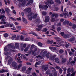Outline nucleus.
I'll list each match as a JSON object with an SVG mask.
<instances>
[{"label":"nucleus","mask_w":76,"mask_h":76,"mask_svg":"<svg viewBox=\"0 0 76 76\" xmlns=\"http://www.w3.org/2000/svg\"><path fill=\"white\" fill-rule=\"evenodd\" d=\"M60 34L61 36L63 37V36H64V32H61L60 33Z\"/></svg>","instance_id":"obj_57"},{"label":"nucleus","mask_w":76,"mask_h":76,"mask_svg":"<svg viewBox=\"0 0 76 76\" xmlns=\"http://www.w3.org/2000/svg\"><path fill=\"white\" fill-rule=\"evenodd\" d=\"M8 47H10V48H12V49H15V46L13 44H9L8 45Z\"/></svg>","instance_id":"obj_14"},{"label":"nucleus","mask_w":76,"mask_h":76,"mask_svg":"<svg viewBox=\"0 0 76 76\" xmlns=\"http://www.w3.org/2000/svg\"><path fill=\"white\" fill-rule=\"evenodd\" d=\"M53 56H51L50 57V60H53Z\"/></svg>","instance_id":"obj_55"},{"label":"nucleus","mask_w":76,"mask_h":76,"mask_svg":"<svg viewBox=\"0 0 76 76\" xmlns=\"http://www.w3.org/2000/svg\"><path fill=\"white\" fill-rule=\"evenodd\" d=\"M71 73L72 72L71 76H75V73H76V71H74V69L73 68H72L71 70Z\"/></svg>","instance_id":"obj_10"},{"label":"nucleus","mask_w":76,"mask_h":76,"mask_svg":"<svg viewBox=\"0 0 76 76\" xmlns=\"http://www.w3.org/2000/svg\"><path fill=\"white\" fill-rule=\"evenodd\" d=\"M42 15H43L45 16V15H47V12H44V11L42 12Z\"/></svg>","instance_id":"obj_39"},{"label":"nucleus","mask_w":76,"mask_h":76,"mask_svg":"<svg viewBox=\"0 0 76 76\" xmlns=\"http://www.w3.org/2000/svg\"><path fill=\"white\" fill-rule=\"evenodd\" d=\"M50 72V70H48L46 71V74L47 75H48L49 73Z\"/></svg>","instance_id":"obj_62"},{"label":"nucleus","mask_w":76,"mask_h":76,"mask_svg":"<svg viewBox=\"0 0 76 76\" xmlns=\"http://www.w3.org/2000/svg\"><path fill=\"white\" fill-rule=\"evenodd\" d=\"M53 42L54 41L53 40L50 41L49 40H47L46 43L47 44H53Z\"/></svg>","instance_id":"obj_17"},{"label":"nucleus","mask_w":76,"mask_h":76,"mask_svg":"<svg viewBox=\"0 0 76 76\" xmlns=\"http://www.w3.org/2000/svg\"><path fill=\"white\" fill-rule=\"evenodd\" d=\"M7 23V22L5 21H1L0 22V24L3 25V24H6Z\"/></svg>","instance_id":"obj_31"},{"label":"nucleus","mask_w":76,"mask_h":76,"mask_svg":"<svg viewBox=\"0 0 76 76\" xmlns=\"http://www.w3.org/2000/svg\"><path fill=\"white\" fill-rule=\"evenodd\" d=\"M75 37H72V38H71L70 39V41L72 42L73 41H75Z\"/></svg>","instance_id":"obj_30"},{"label":"nucleus","mask_w":76,"mask_h":76,"mask_svg":"<svg viewBox=\"0 0 76 76\" xmlns=\"http://www.w3.org/2000/svg\"><path fill=\"white\" fill-rule=\"evenodd\" d=\"M22 19L24 23H28V21H27V20L26 19H25V18H24V17H22Z\"/></svg>","instance_id":"obj_23"},{"label":"nucleus","mask_w":76,"mask_h":76,"mask_svg":"<svg viewBox=\"0 0 76 76\" xmlns=\"http://www.w3.org/2000/svg\"><path fill=\"white\" fill-rule=\"evenodd\" d=\"M32 3H33V0H30L28 3L27 4L30 5Z\"/></svg>","instance_id":"obj_29"},{"label":"nucleus","mask_w":76,"mask_h":76,"mask_svg":"<svg viewBox=\"0 0 76 76\" xmlns=\"http://www.w3.org/2000/svg\"><path fill=\"white\" fill-rule=\"evenodd\" d=\"M26 70V67L25 66H23V67L22 68V70L23 72H25Z\"/></svg>","instance_id":"obj_32"},{"label":"nucleus","mask_w":76,"mask_h":76,"mask_svg":"<svg viewBox=\"0 0 76 76\" xmlns=\"http://www.w3.org/2000/svg\"><path fill=\"white\" fill-rule=\"evenodd\" d=\"M59 73H61H61H62V71H63V70H62V69H60L59 70Z\"/></svg>","instance_id":"obj_61"},{"label":"nucleus","mask_w":76,"mask_h":76,"mask_svg":"<svg viewBox=\"0 0 76 76\" xmlns=\"http://www.w3.org/2000/svg\"><path fill=\"white\" fill-rule=\"evenodd\" d=\"M4 72H6V73H7V72H8V71L6 70H4V69H2V70L0 71V73H4Z\"/></svg>","instance_id":"obj_26"},{"label":"nucleus","mask_w":76,"mask_h":76,"mask_svg":"<svg viewBox=\"0 0 76 76\" xmlns=\"http://www.w3.org/2000/svg\"><path fill=\"white\" fill-rule=\"evenodd\" d=\"M60 17H63V16H64V18H66L67 17H69V13L68 12L64 10V14L62 13L60 14Z\"/></svg>","instance_id":"obj_1"},{"label":"nucleus","mask_w":76,"mask_h":76,"mask_svg":"<svg viewBox=\"0 0 76 76\" xmlns=\"http://www.w3.org/2000/svg\"><path fill=\"white\" fill-rule=\"evenodd\" d=\"M4 51H9V49L7 48V47L6 46L4 48Z\"/></svg>","instance_id":"obj_36"},{"label":"nucleus","mask_w":76,"mask_h":76,"mask_svg":"<svg viewBox=\"0 0 76 76\" xmlns=\"http://www.w3.org/2000/svg\"><path fill=\"white\" fill-rule=\"evenodd\" d=\"M50 8L52 9V10H53L54 11H58V9H59V8L57 7L54 8L53 9V7H50Z\"/></svg>","instance_id":"obj_16"},{"label":"nucleus","mask_w":76,"mask_h":76,"mask_svg":"<svg viewBox=\"0 0 76 76\" xmlns=\"http://www.w3.org/2000/svg\"><path fill=\"white\" fill-rule=\"evenodd\" d=\"M55 61L56 63H59L60 62V60L59 58H56L55 59Z\"/></svg>","instance_id":"obj_20"},{"label":"nucleus","mask_w":76,"mask_h":76,"mask_svg":"<svg viewBox=\"0 0 76 76\" xmlns=\"http://www.w3.org/2000/svg\"><path fill=\"white\" fill-rule=\"evenodd\" d=\"M57 25L58 26H61V22L58 23L57 24Z\"/></svg>","instance_id":"obj_53"},{"label":"nucleus","mask_w":76,"mask_h":76,"mask_svg":"<svg viewBox=\"0 0 76 76\" xmlns=\"http://www.w3.org/2000/svg\"><path fill=\"white\" fill-rule=\"evenodd\" d=\"M65 46L66 47V48H67V47L69 46V45L67 43V42H65Z\"/></svg>","instance_id":"obj_44"},{"label":"nucleus","mask_w":76,"mask_h":76,"mask_svg":"<svg viewBox=\"0 0 76 76\" xmlns=\"http://www.w3.org/2000/svg\"><path fill=\"white\" fill-rule=\"evenodd\" d=\"M37 51V46H35L34 47V50H31V54H34L35 53H36Z\"/></svg>","instance_id":"obj_12"},{"label":"nucleus","mask_w":76,"mask_h":76,"mask_svg":"<svg viewBox=\"0 0 76 76\" xmlns=\"http://www.w3.org/2000/svg\"><path fill=\"white\" fill-rule=\"evenodd\" d=\"M29 34H32L33 35H34L35 36H36V37H37V36H38L37 34H36V33H35V32L30 33H29Z\"/></svg>","instance_id":"obj_43"},{"label":"nucleus","mask_w":76,"mask_h":76,"mask_svg":"<svg viewBox=\"0 0 76 76\" xmlns=\"http://www.w3.org/2000/svg\"><path fill=\"white\" fill-rule=\"evenodd\" d=\"M39 46H40V47H42V44L41 42H39L37 44Z\"/></svg>","instance_id":"obj_38"},{"label":"nucleus","mask_w":76,"mask_h":76,"mask_svg":"<svg viewBox=\"0 0 76 76\" xmlns=\"http://www.w3.org/2000/svg\"><path fill=\"white\" fill-rule=\"evenodd\" d=\"M22 64H19L18 66V68L20 69V68L22 67Z\"/></svg>","instance_id":"obj_52"},{"label":"nucleus","mask_w":76,"mask_h":76,"mask_svg":"<svg viewBox=\"0 0 76 76\" xmlns=\"http://www.w3.org/2000/svg\"><path fill=\"white\" fill-rule=\"evenodd\" d=\"M46 57L47 58L50 57V52H48L46 54Z\"/></svg>","instance_id":"obj_42"},{"label":"nucleus","mask_w":76,"mask_h":76,"mask_svg":"<svg viewBox=\"0 0 76 76\" xmlns=\"http://www.w3.org/2000/svg\"><path fill=\"white\" fill-rule=\"evenodd\" d=\"M39 8H40L41 9H44L45 10H47L48 8V7L47 5H45L42 6L41 5H40L39 6Z\"/></svg>","instance_id":"obj_3"},{"label":"nucleus","mask_w":76,"mask_h":76,"mask_svg":"<svg viewBox=\"0 0 76 76\" xmlns=\"http://www.w3.org/2000/svg\"><path fill=\"white\" fill-rule=\"evenodd\" d=\"M42 67L43 69H44V70H45V71H46V70H47V69H48V67H45V65H42Z\"/></svg>","instance_id":"obj_25"},{"label":"nucleus","mask_w":76,"mask_h":76,"mask_svg":"<svg viewBox=\"0 0 76 76\" xmlns=\"http://www.w3.org/2000/svg\"><path fill=\"white\" fill-rule=\"evenodd\" d=\"M67 59L65 58H63L61 59V61L62 63H64L65 62H66Z\"/></svg>","instance_id":"obj_18"},{"label":"nucleus","mask_w":76,"mask_h":76,"mask_svg":"<svg viewBox=\"0 0 76 76\" xmlns=\"http://www.w3.org/2000/svg\"><path fill=\"white\" fill-rule=\"evenodd\" d=\"M67 73H68L69 72H71V69H70V68H69L67 69Z\"/></svg>","instance_id":"obj_60"},{"label":"nucleus","mask_w":76,"mask_h":76,"mask_svg":"<svg viewBox=\"0 0 76 76\" xmlns=\"http://www.w3.org/2000/svg\"><path fill=\"white\" fill-rule=\"evenodd\" d=\"M59 52L60 54H62L64 53V50L62 49H60L59 50Z\"/></svg>","instance_id":"obj_34"},{"label":"nucleus","mask_w":76,"mask_h":76,"mask_svg":"<svg viewBox=\"0 0 76 76\" xmlns=\"http://www.w3.org/2000/svg\"><path fill=\"white\" fill-rule=\"evenodd\" d=\"M69 61L70 63H71V65L72 66H74L75 65V61H72V59L71 58H69Z\"/></svg>","instance_id":"obj_13"},{"label":"nucleus","mask_w":76,"mask_h":76,"mask_svg":"<svg viewBox=\"0 0 76 76\" xmlns=\"http://www.w3.org/2000/svg\"><path fill=\"white\" fill-rule=\"evenodd\" d=\"M7 59H9L8 61V63L9 64H10L12 63L13 61V58H12L10 56H8L6 58Z\"/></svg>","instance_id":"obj_4"},{"label":"nucleus","mask_w":76,"mask_h":76,"mask_svg":"<svg viewBox=\"0 0 76 76\" xmlns=\"http://www.w3.org/2000/svg\"><path fill=\"white\" fill-rule=\"evenodd\" d=\"M61 30V28L60 27H58L57 28V30L58 32H59Z\"/></svg>","instance_id":"obj_46"},{"label":"nucleus","mask_w":76,"mask_h":76,"mask_svg":"<svg viewBox=\"0 0 76 76\" xmlns=\"http://www.w3.org/2000/svg\"><path fill=\"white\" fill-rule=\"evenodd\" d=\"M29 49V48L28 47H26L24 50L26 52V51H28V50Z\"/></svg>","instance_id":"obj_56"},{"label":"nucleus","mask_w":76,"mask_h":76,"mask_svg":"<svg viewBox=\"0 0 76 76\" xmlns=\"http://www.w3.org/2000/svg\"><path fill=\"white\" fill-rule=\"evenodd\" d=\"M55 1L56 2V3H58V4H61V1H60V0H55Z\"/></svg>","instance_id":"obj_35"},{"label":"nucleus","mask_w":76,"mask_h":76,"mask_svg":"<svg viewBox=\"0 0 76 76\" xmlns=\"http://www.w3.org/2000/svg\"><path fill=\"white\" fill-rule=\"evenodd\" d=\"M9 18L10 19H11L12 20H13V21H16V19H15L12 17H10Z\"/></svg>","instance_id":"obj_41"},{"label":"nucleus","mask_w":76,"mask_h":76,"mask_svg":"<svg viewBox=\"0 0 76 76\" xmlns=\"http://www.w3.org/2000/svg\"><path fill=\"white\" fill-rule=\"evenodd\" d=\"M56 44L60 45V46H63V42H62L61 40H57L56 42Z\"/></svg>","instance_id":"obj_7"},{"label":"nucleus","mask_w":76,"mask_h":76,"mask_svg":"<svg viewBox=\"0 0 76 76\" xmlns=\"http://www.w3.org/2000/svg\"><path fill=\"white\" fill-rule=\"evenodd\" d=\"M32 75L33 76H37V74L35 72H33L32 73Z\"/></svg>","instance_id":"obj_64"},{"label":"nucleus","mask_w":76,"mask_h":76,"mask_svg":"<svg viewBox=\"0 0 76 76\" xmlns=\"http://www.w3.org/2000/svg\"><path fill=\"white\" fill-rule=\"evenodd\" d=\"M32 68H28V69L26 71V73L27 74V75L30 74L31 72V70H32Z\"/></svg>","instance_id":"obj_8"},{"label":"nucleus","mask_w":76,"mask_h":76,"mask_svg":"<svg viewBox=\"0 0 76 76\" xmlns=\"http://www.w3.org/2000/svg\"><path fill=\"white\" fill-rule=\"evenodd\" d=\"M11 65L12 67H14V68H15V69H16L18 67L17 63L15 61L12 62V63Z\"/></svg>","instance_id":"obj_5"},{"label":"nucleus","mask_w":76,"mask_h":76,"mask_svg":"<svg viewBox=\"0 0 76 76\" xmlns=\"http://www.w3.org/2000/svg\"><path fill=\"white\" fill-rule=\"evenodd\" d=\"M63 37L64 38H69V37H70V36L69 34H64Z\"/></svg>","instance_id":"obj_22"},{"label":"nucleus","mask_w":76,"mask_h":76,"mask_svg":"<svg viewBox=\"0 0 76 76\" xmlns=\"http://www.w3.org/2000/svg\"><path fill=\"white\" fill-rule=\"evenodd\" d=\"M37 58H38L39 57H40V58H43V57H42V56H41L39 55H38V56H37Z\"/></svg>","instance_id":"obj_59"},{"label":"nucleus","mask_w":76,"mask_h":76,"mask_svg":"<svg viewBox=\"0 0 76 76\" xmlns=\"http://www.w3.org/2000/svg\"><path fill=\"white\" fill-rule=\"evenodd\" d=\"M70 23V21H69L68 20H65V21H64L63 22V24L64 25H66V24H67L68 25L69 23Z\"/></svg>","instance_id":"obj_21"},{"label":"nucleus","mask_w":76,"mask_h":76,"mask_svg":"<svg viewBox=\"0 0 76 76\" xmlns=\"http://www.w3.org/2000/svg\"><path fill=\"white\" fill-rule=\"evenodd\" d=\"M16 35H14L11 38V39H12V40H13V39H14L15 38H16Z\"/></svg>","instance_id":"obj_37"},{"label":"nucleus","mask_w":76,"mask_h":76,"mask_svg":"<svg viewBox=\"0 0 76 76\" xmlns=\"http://www.w3.org/2000/svg\"><path fill=\"white\" fill-rule=\"evenodd\" d=\"M36 46L35 45H34L32 44L31 46V47L30 48V50H32L33 49V48H34V47Z\"/></svg>","instance_id":"obj_27"},{"label":"nucleus","mask_w":76,"mask_h":76,"mask_svg":"<svg viewBox=\"0 0 76 76\" xmlns=\"http://www.w3.org/2000/svg\"><path fill=\"white\" fill-rule=\"evenodd\" d=\"M47 53V50H45L44 52H43L42 54V57H43V58L44 57H45V56H46Z\"/></svg>","instance_id":"obj_19"},{"label":"nucleus","mask_w":76,"mask_h":76,"mask_svg":"<svg viewBox=\"0 0 76 76\" xmlns=\"http://www.w3.org/2000/svg\"><path fill=\"white\" fill-rule=\"evenodd\" d=\"M37 15H38V14H35L33 16L34 19H35L36 18H37Z\"/></svg>","instance_id":"obj_58"},{"label":"nucleus","mask_w":76,"mask_h":76,"mask_svg":"<svg viewBox=\"0 0 76 76\" xmlns=\"http://www.w3.org/2000/svg\"><path fill=\"white\" fill-rule=\"evenodd\" d=\"M45 4L48 5L49 4H54V1L51 0H48L47 2H45Z\"/></svg>","instance_id":"obj_6"},{"label":"nucleus","mask_w":76,"mask_h":76,"mask_svg":"<svg viewBox=\"0 0 76 76\" xmlns=\"http://www.w3.org/2000/svg\"><path fill=\"white\" fill-rule=\"evenodd\" d=\"M50 68L51 69H52V73L53 75L55 76H57V71H56V69L52 67H50Z\"/></svg>","instance_id":"obj_2"},{"label":"nucleus","mask_w":76,"mask_h":76,"mask_svg":"<svg viewBox=\"0 0 76 76\" xmlns=\"http://www.w3.org/2000/svg\"><path fill=\"white\" fill-rule=\"evenodd\" d=\"M43 25H40L38 26V28L40 29H41L42 28V27H43Z\"/></svg>","instance_id":"obj_40"},{"label":"nucleus","mask_w":76,"mask_h":76,"mask_svg":"<svg viewBox=\"0 0 76 76\" xmlns=\"http://www.w3.org/2000/svg\"><path fill=\"white\" fill-rule=\"evenodd\" d=\"M41 64V61H39L38 62H37L36 63V65H39V64Z\"/></svg>","instance_id":"obj_50"},{"label":"nucleus","mask_w":76,"mask_h":76,"mask_svg":"<svg viewBox=\"0 0 76 76\" xmlns=\"http://www.w3.org/2000/svg\"><path fill=\"white\" fill-rule=\"evenodd\" d=\"M50 20L51 22H53L56 21V19L54 18H51Z\"/></svg>","instance_id":"obj_33"},{"label":"nucleus","mask_w":76,"mask_h":76,"mask_svg":"<svg viewBox=\"0 0 76 76\" xmlns=\"http://www.w3.org/2000/svg\"><path fill=\"white\" fill-rule=\"evenodd\" d=\"M57 50V48L56 47H53V48L52 49V51H54L55 50Z\"/></svg>","instance_id":"obj_48"},{"label":"nucleus","mask_w":76,"mask_h":76,"mask_svg":"<svg viewBox=\"0 0 76 76\" xmlns=\"http://www.w3.org/2000/svg\"><path fill=\"white\" fill-rule=\"evenodd\" d=\"M20 36H18L16 38V40H19V38Z\"/></svg>","instance_id":"obj_63"},{"label":"nucleus","mask_w":76,"mask_h":76,"mask_svg":"<svg viewBox=\"0 0 76 76\" xmlns=\"http://www.w3.org/2000/svg\"><path fill=\"white\" fill-rule=\"evenodd\" d=\"M76 28V25L75 24H74L72 26V28L73 29H75Z\"/></svg>","instance_id":"obj_51"},{"label":"nucleus","mask_w":76,"mask_h":76,"mask_svg":"<svg viewBox=\"0 0 76 76\" xmlns=\"http://www.w3.org/2000/svg\"><path fill=\"white\" fill-rule=\"evenodd\" d=\"M54 16H55V13H53L51 15V18H53V17Z\"/></svg>","instance_id":"obj_49"},{"label":"nucleus","mask_w":76,"mask_h":76,"mask_svg":"<svg viewBox=\"0 0 76 76\" xmlns=\"http://www.w3.org/2000/svg\"><path fill=\"white\" fill-rule=\"evenodd\" d=\"M50 17L48 16H46L45 17V22H49L50 20Z\"/></svg>","instance_id":"obj_9"},{"label":"nucleus","mask_w":76,"mask_h":76,"mask_svg":"<svg viewBox=\"0 0 76 76\" xmlns=\"http://www.w3.org/2000/svg\"><path fill=\"white\" fill-rule=\"evenodd\" d=\"M47 31V28H44L42 30L43 32H46Z\"/></svg>","instance_id":"obj_54"},{"label":"nucleus","mask_w":76,"mask_h":76,"mask_svg":"<svg viewBox=\"0 0 76 76\" xmlns=\"http://www.w3.org/2000/svg\"><path fill=\"white\" fill-rule=\"evenodd\" d=\"M24 11L28 13H30L31 12V8H28L27 9H25Z\"/></svg>","instance_id":"obj_15"},{"label":"nucleus","mask_w":76,"mask_h":76,"mask_svg":"<svg viewBox=\"0 0 76 76\" xmlns=\"http://www.w3.org/2000/svg\"><path fill=\"white\" fill-rule=\"evenodd\" d=\"M16 28L20 30V29H21V28H22V27L21 26H16Z\"/></svg>","instance_id":"obj_45"},{"label":"nucleus","mask_w":76,"mask_h":76,"mask_svg":"<svg viewBox=\"0 0 76 76\" xmlns=\"http://www.w3.org/2000/svg\"><path fill=\"white\" fill-rule=\"evenodd\" d=\"M6 19V17H5V16L4 15H1L0 17V20L1 19V20L2 21H4Z\"/></svg>","instance_id":"obj_11"},{"label":"nucleus","mask_w":76,"mask_h":76,"mask_svg":"<svg viewBox=\"0 0 76 76\" xmlns=\"http://www.w3.org/2000/svg\"><path fill=\"white\" fill-rule=\"evenodd\" d=\"M5 12H7V13H9L10 12V10L8 8H6L5 9Z\"/></svg>","instance_id":"obj_28"},{"label":"nucleus","mask_w":76,"mask_h":76,"mask_svg":"<svg viewBox=\"0 0 76 76\" xmlns=\"http://www.w3.org/2000/svg\"><path fill=\"white\" fill-rule=\"evenodd\" d=\"M4 37H7L9 36V35H8V34L7 33H5L4 34Z\"/></svg>","instance_id":"obj_47"},{"label":"nucleus","mask_w":76,"mask_h":76,"mask_svg":"<svg viewBox=\"0 0 76 76\" xmlns=\"http://www.w3.org/2000/svg\"><path fill=\"white\" fill-rule=\"evenodd\" d=\"M15 46L16 47L17 49H19V44L18 43H15Z\"/></svg>","instance_id":"obj_24"}]
</instances>
